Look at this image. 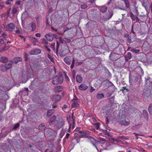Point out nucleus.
<instances>
[{"instance_id":"1","label":"nucleus","mask_w":152,"mask_h":152,"mask_svg":"<svg viewBox=\"0 0 152 152\" xmlns=\"http://www.w3.org/2000/svg\"><path fill=\"white\" fill-rule=\"evenodd\" d=\"M63 81V79L62 76H56L53 78L52 83L54 85H57L59 83H62Z\"/></svg>"},{"instance_id":"2","label":"nucleus","mask_w":152,"mask_h":152,"mask_svg":"<svg viewBox=\"0 0 152 152\" xmlns=\"http://www.w3.org/2000/svg\"><path fill=\"white\" fill-rule=\"evenodd\" d=\"M138 79L137 77L136 76H133L131 77H129V82L132 84L135 83L138 81Z\"/></svg>"},{"instance_id":"3","label":"nucleus","mask_w":152,"mask_h":152,"mask_svg":"<svg viewBox=\"0 0 152 152\" xmlns=\"http://www.w3.org/2000/svg\"><path fill=\"white\" fill-rule=\"evenodd\" d=\"M45 37L49 41H52L53 39V34L49 33L46 34Z\"/></svg>"},{"instance_id":"4","label":"nucleus","mask_w":152,"mask_h":152,"mask_svg":"<svg viewBox=\"0 0 152 152\" xmlns=\"http://www.w3.org/2000/svg\"><path fill=\"white\" fill-rule=\"evenodd\" d=\"M64 61L68 65H70L71 62V58L70 56H67L64 58Z\"/></svg>"},{"instance_id":"5","label":"nucleus","mask_w":152,"mask_h":152,"mask_svg":"<svg viewBox=\"0 0 152 152\" xmlns=\"http://www.w3.org/2000/svg\"><path fill=\"white\" fill-rule=\"evenodd\" d=\"M29 26L30 27L31 30L34 31L36 30V26L35 23L33 22H31L29 24Z\"/></svg>"},{"instance_id":"6","label":"nucleus","mask_w":152,"mask_h":152,"mask_svg":"<svg viewBox=\"0 0 152 152\" xmlns=\"http://www.w3.org/2000/svg\"><path fill=\"white\" fill-rule=\"evenodd\" d=\"M52 100L55 102H59L61 99V96L58 95H54L52 99Z\"/></svg>"},{"instance_id":"7","label":"nucleus","mask_w":152,"mask_h":152,"mask_svg":"<svg viewBox=\"0 0 152 152\" xmlns=\"http://www.w3.org/2000/svg\"><path fill=\"white\" fill-rule=\"evenodd\" d=\"M88 88L87 86L85 84H82L79 86V89L81 91H84L86 90Z\"/></svg>"},{"instance_id":"8","label":"nucleus","mask_w":152,"mask_h":152,"mask_svg":"<svg viewBox=\"0 0 152 152\" xmlns=\"http://www.w3.org/2000/svg\"><path fill=\"white\" fill-rule=\"evenodd\" d=\"M118 55V54H116L115 53H111L109 56L110 58L112 59V60H115L118 58V57H116L115 58L116 56Z\"/></svg>"},{"instance_id":"9","label":"nucleus","mask_w":152,"mask_h":152,"mask_svg":"<svg viewBox=\"0 0 152 152\" xmlns=\"http://www.w3.org/2000/svg\"><path fill=\"white\" fill-rule=\"evenodd\" d=\"M56 116L53 115L50 118V121L49 122V123L50 125L54 124L56 123Z\"/></svg>"},{"instance_id":"10","label":"nucleus","mask_w":152,"mask_h":152,"mask_svg":"<svg viewBox=\"0 0 152 152\" xmlns=\"http://www.w3.org/2000/svg\"><path fill=\"white\" fill-rule=\"evenodd\" d=\"M7 27L8 29L11 31H12L15 29V26L12 23L9 24L7 26Z\"/></svg>"},{"instance_id":"11","label":"nucleus","mask_w":152,"mask_h":152,"mask_svg":"<svg viewBox=\"0 0 152 152\" xmlns=\"http://www.w3.org/2000/svg\"><path fill=\"white\" fill-rule=\"evenodd\" d=\"M130 124L129 121H126L124 120H121L119 122V124L121 125L127 126Z\"/></svg>"},{"instance_id":"12","label":"nucleus","mask_w":152,"mask_h":152,"mask_svg":"<svg viewBox=\"0 0 152 152\" xmlns=\"http://www.w3.org/2000/svg\"><path fill=\"white\" fill-rule=\"evenodd\" d=\"M142 113L144 118L146 120L148 119V114L147 111L145 110H144L142 111Z\"/></svg>"},{"instance_id":"13","label":"nucleus","mask_w":152,"mask_h":152,"mask_svg":"<svg viewBox=\"0 0 152 152\" xmlns=\"http://www.w3.org/2000/svg\"><path fill=\"white\" fill-rule=\"evenodd\" d=\"M0 61L1 62L5 63L8 61V59L5 57H2L0 58Z\"/></svg>"},{"instance_id":"14","label":"nucleus","mask_w":152,"mask_h":152,"mask_svg":"<svg viewBox=\"0 0 152 152\" xmlns=\"http://www.w3.org/2000/svg\"><path fill=\"white\" fill-rule=\"evenodd\" d=\"M87 137L90 140L91 143L93 145H94V142L95 141L94 138L90 136H87Z\"/></svg>"},{"instance_id":"15","label":"nucleus","mask_w":152,"mask_h":152,"mask_svg":"<svg viewBox=\"0 0 152 152\" xmlns=\"http://www.w3.org/2000/svg\"><path fill=\"white\" fill-rule=\"evenodd\" d=\"M55 90L56 92H59L62 90L63 88L62 87L58 86L55 88Z\"/></svg>"},{"instance_id":"16","label":"nucleus","mask_w":152,"mask_h":152,"mask_svg":"<svg viewBox=\"0 0 152 152\" xmlns=\"http://www.w3.org/2000/svg\"><path fill=\"white\" fill-rule=\"evenodd\" d=\"M64 125V123L61 121H58L56 125V126L59 129L61 128Z\"/></svg>"},{"instance_id":"17","label":"nucleus","mask_w":152,"mask_h":152,"mask_svg":"<svg viewBox=\"0 0 152 152\" xmlns=\"http://www.w3.org/2000/svg\"><path fill=\"white\" fill-rule=\"evenodd\" d=\"M76 80L78 83H81L82 82V78L80 75H77L76 76Z\"/></svg>"},{"instance_id":"18","label":"nucleus","mask_w":152,"mask_h":152,"mask_svg":"<svg viewBox=\"0 0 152 152\" xmlns=\"http://www.w3.org/2000/svg\"><path fill=\"white\" fill-rule=\"evenodd\" d=\"M12 64V61H10V62L7 64L5 65V67L7 69H10L11 66Z\"/></svg>"},{"instance_id":"19","label":"nucleus","mask_w":152,"mask_h":152,"mask_svg":"<svg viewBox=\"0 0 152 152\" xmlns=\"http://www.w3.org/2000/svg\"><path fill=\"white\" fill-rule=\"evenodd\" d=\"M107 10V8L106 7L102 6L100 7V10L102 12H104Z\"/></svg>"},{"instance_id":"20","label":"nucleus","mask_w":152,"mask_h":152,"mask_svg":"<svg viewBox=\"0 0 152 152\" xmlns=\"http://www.w3.org/2000/svg\"><path fill=\"white\" fill-rule=\"evenodd\" d=\"M39 128L40 130L43 131L45 129V126L44 124H42L39 126Z\"/></svg>"},{"instance_id":"21","label":"nucleus","mask_w":152,"mask_h":152,"mask_svg":"<svg viewBox=\"0 0 152 152\" xmlns=\"http://www.w3.org/2000/svg\"><path fill=\"white\" fill-rule=\"evenodd\" d=\"M54 110H50L48 111L47 115L48 116H50L53 113Z\"/></svg>"},{"instance_id":"22","label":"nucleus","mask_w":152,"mask_h":152,"mask_svg":"<svg viewBox=\"0 0 152 152\" xmlns=\"http://www.w3.org/2000/svg\"><path fill=\"white\" fill-rule=\"evenodd\" d=\"M22 60V58L20 57H16L15 58L14 61L15 64H17L19 61H20Z\"/></svg>"},{"instance_id":"23","label":"nucleus","mask_w":152,"mask_h":152,"mask_svg":"<svg viewBox=\"0 0 152 152\" xmlns=\"http://www.w3.org/2000/svg\"><path fill=\"white\" fill-rule=\"evenodd\" d=\"M90 132L89 131L86 130L80 131L79 133L80 134H89L90 133Z\"/></svg>"},{"instance_id":"24","label":"nucleus","mask_w":152,"mask_h":152,"mask_svg":"<svg viewBox=\"0 0 152 152\" xmlns=\"http://www.w3.org/2000/svg\"><path fill=\"white\" fill-rule=\"evenodd\" d=\"M124 2L125 4L126 7L128 8L129 7V1L128 0H124Z\"/></svg>"},{"instance_id":"25","label":"nucleus","mask_w":152,"mask_h":152,"mask_svg":"<svg viewBox=\"0 0 152 152\" xmlns=\"http://www.w3.org/2000/svg\"><path fill=\"white\" fill-rule=\"evenodd\" d=\"M104 97V95L102 94H98L96 95V97L98 99H100Z\"/></svg>"},{"instance_id":"26","label":"nucleus","mask_w":152,"mask_h":152,"mask_svg":"<svg viewBox=\"0 0 152 152\" xmlns=\"http://www.w3.org/2000/svg\"><path fill=\"white\" fill-rule=\"evenodd\" d=\"M148 111L150 114L152 115V104H150L148 107Z\"/></svg>"},{"instance_id":"27","label":"nucleus","mask_w":152,"mask_h":152,"mask_svg":"<svg viewBox=\"0 0 152 152\" xmlns=\"http://www.w3.org/2000/svg\"><path fill=\"white\" fill-rule=\"evenodd\" d=\"M48 57L50 59V61L53 62V63H54V60L53 58L50 56V54H48Z\"/></svg>"},{"instance_id":"28","label":"nucleus","mask_w":152,"mask_h":152,"mask_svg":"<svg viewBox=\"0 0 152 152\" xmlns=\"http://www.w3.org/2000/svg\"><path fill=\"white\" fill-rule=\"evenodd\" d=\"M106 83L107 85L109 86H114L113 84L111 82L109 81L108 80L106 81Z\"/></svg>"},{"instance_id":"29","label":"nucleus","mask_w":152,"mask_h":152,"mask_svg":"<svg viewBox=\"0 0 152 152\" xmlns=\"http://www.w3.org/2000/svg\"><path fill=\"white\" fill-rule=\"evenodd\" d=\"M63 41L66 42H69L71 41V40L69 39L64 38H63Z\"/></svg>"},{"instance_id":"30","label":"nucleus","mask_w":152,"mask_h":152,"mask_svg":"<svg viewBox=\"0 0 152 152\" xmlns=\"http://www.w3.org/2000/svg\"><path fill=\"white\" fill-rule=\"evenodd\" d=\"M41 42L43 44H48V42L46 40V39L45 38H43L41 39Z\"/></svg>"},{"instance_id":"31","label":"nucleus","mask_w":152,"mask_h":152,"mask_svg":"<svg viewBox=\"0 0 152 152\" xmlns=\"http://www.w3.org/2000/svg\"><path fill=\"white\" fill-rule=\"evenodd\" d=\"M130 51L135 53H137L140 51V50L137 49H132Z\"/></svg>"},{"instance_id":"32","label":"nucleus","mask_w":152,"mask_h":152,"mask_svg":"<svg viewBox=\"0 0 152 152\" xmlns=\"http://www.w3.org/2000/svg\"><path fill=\"white\" fill-rule=\"evenodd\" d=\"M130 15L131 17V18L133 20H135L136 18L135 16H134V15L133 14L132 12H130Z\"/></svg>"},{"instance_id":"33","label":"nucleus","mask_w":152,"mask_h":152,"mask_svg":"<svg viewBox=\"0 0 152 152\" xmlns=\"http://www.w3.org/2000/svg\"><path fill=\"white\" fill-rule=\"evenodd\" d=\"M125 90H126L127 91H129L128 89L126 87V86L123 87L122 89L121 90V91H122Z\"/></svg>"},{"instance_id":"34","label":"nucleus","mask_w":152,"mask_h":152,"mask_svg":"<svg viewBox=\"0 0 152 152\" xmlns=\"http://www.w3.org/2000/svg\"><path fill=\"white\" fill-rule=\"evenodd\" d=\"M87 7V5L86 4H84L81 5L80 6V8L82 9H85Z\"/></svg>"},{"instance_id":"35","label":"nucleus","mask_w":152,"mask_h":152,"mask_svg":"<svg viewBox=\"0 0 152 152\" xmlns=\"http://www.w3.org/2000/svg\"><path fill=\"white\" fill-rule=\"evenodd\" d=\"M105 137H108L110 135L109 132L106 130L105 131Z\"/></svg>"},{"instance_id":"36","label":"nucleus","mask_w":152,"mask_h":152,"mask_svg":"<svg viewBox=\"0 0 152 152\" xmlns=\"http://www.w3.org/2000/svg\"><path fill=\"white\" fill-rule=\"evenodd\" d=\"M20 124L19 123H17L14 126L13 129L16 130V129L18 128Z\"/></svg>"},{"instance_id":"37","label":"nucleus","mask_w":152,"mask_h":152,"mask_svg":"<svg viewBox=\"0 0 152 152\" xmlns=\"http://www.w3.org/2000/svg\"><path fill=\"white\" fill-rule=\"evenodd\" d=\"M78 104L77 103H74L73 102L72 105V108H74L76 107L77 105Z\"/></svg>"},{"instance_id":"38","label":"nucleus","mask_w":152,"mask_h":152,"mask_svg":"<svg viewBox=\"0 0 152 152\" xmlns=\"http://www.w3.org/2000/svg\"><path fill=\"white\" fill-rule=\"evenodd\" d=\"M31 40L33 42H38L36 38H35L34 37H31Z\"/></svg>"},{"instance_id":"39","label":"nucleus","mask_w":152,"mask_h":152,"mask_svg":"<svg viewBox=\"0 0 152 152\" xmlns=\"http://www.w3.org/2000/svg\"><path fill=\"white\" fill-rule=\"evenodd\" d=\"M127 56L129 59H131L132 57V54L130 52H128L127 53Z\"/></svg>"},{"instance_id":"40","label":"nucleus","mask_w":152,"mask_h":152,"mask_svg":"<svg viewBox=\"0 0 152 152\" xmlns=\"http://www.w3.org/2000/svg\"><path fill=\"white\" fill-rule=\"evenodd\" d=\"M100 124L99 123H96V129H99V127Z\"/></svg>"},{"instance_id":"41","label":"nucleus","mask_w":152,"mask_h":152,"mask_svg":"<svg viewBox=\"0 0 152 152\" xmlns=\"http://www.w3.org/2000/svg\"><path fill=\"white\" fill-rule=\"evenodd\" d=\"M18 10L17 8H14L13 9L12 13L13 14H15L17 11Z\"/></svg>"},{"instance_id":"42","label":"nucleus","mask_w":152,"mask_h":152,"mask_svg":"<svg viewBox=\"0 0 152 152\" xmlns=\"http://www.w3.org/2000/svg\"><path fill=\"white\" fill-rule=\"evenodd\" d=\"M77 99L76 97H74L72 100V102L74 103H77Z\"/></svg>"},{"instance_id":"43","label":"nucleus","mask_w":152,"mask_h":152,"mask_svg":"<svg viewBox=\"0 0 152 152\" xmlns=\"http://www.w3.org/2000/svg\"><path fill=\"white\" fill-rule=\"evenodd\" d=\"M146 85H148V84L149 85H150V84L151 83V82L149 79H147L146 80Z\"/></svg>"},{"instance_id":"44","label":"nucleus","mask_w":152,"mask_h":152,"mask_svg":"<svg viewBox=\"0 0 152 152\" xmlns=\"http://www.w3.org/2000/svg\"><path fill=\"white\" fill-rule=\"evenodd\" d=\"M113 93V91H108L107 93V94L108 95V96H110L112 95Z\"/></svg>"},{"instance_id":"45","label":"nucleus","mask_w":152,"mask_h":152,"mask_svg":"<svg viewBox=\"0 0 152 152\" xmlns=\"http://www.w3.org/2000/svg\"><path fill=\"white\" fill-rule=\"evenodd\" d=\"M4 42V41L3 39H0V46L3 44Z\"/></svg>"},{"instance_id":"46","label":"nucleus","mask_w":152,"mask_h":152,"mask_svg":"<svg viewBox=\"0 0 152 152\" xmlns=\"http://www.w3.org/2000/svg\"><path fill=\"white\" fill-rule=\"evenodd\" d=\"M44 47L48 51H49V52L50 51V49L48 48V46H47L46 45H44Z\"/></svg>"},{"instance_id":"47","label":"nucleus","mask_w":152,"mask_h":152,"mask_svg":"<svg viewBox=\"0 0 152 152\" xmlns=\"http://www.w3.org/2000/svg\"><path fill=\"white\" fill-rule=\"evenodd\" d=\"M7 35L5 33H3L1 35V36L4 38H6L7 37Z\"/></svg>"},{"instance_id":"48","label":"nucleus","mask_w":152,"mask_h":152,"mask_svg":"<svg viewBox=\"0 0 152 152\" xmlns=\"http://www.w3.org/2000/svg\"><path fill=\"white\" fill-rule=\"evenodd\" d=\"M94 90V89L91 86L90 89V91L91 92H92Z\"/></svg>"},{"instance_id":"49","label":"nucleus","mask_w":152,"mask_h":152,"mask_svg":"<svg viewBox=\"0 0 152 152\" xmlns=\"http://www.w3.org/2000/svg\"><path fill=\"white\" fill-rule=\"evenodd\" d=\"M82 64V62H77L75 64L77 66L80 65Z\"/></svg>"},{"instance_id":"50","label":"nucleus","mask_w":152,"mask_h":152,"mask_svg":"<svg viewBox=\"0 0 152 152\" xmlns=\"http://www.w3.org/2000/svg\"><path fill=\"white\" fill-rule=\"evenodd\" d=\"M75 71H73V72H72V76L74 78H75Z\"/></svg>"},{"instance_id":"51","label":"nucleus","mask_w":152,"mask_h":152,"mask_svg":"<svg viewBox=\"0 0 152 152\" xmlns=\"http://www.w3.org/2000/svg\"><path fill=\"white\" fill-rule=\"evenodd\" d=\"M30 53L31 55H34L35 54V52L34 51H30Z\"/></svg>"},{"instance_id":"52","label":"nucleus","mask_w":152,"mask_h":152,"mask_svg":"<svg viewBox=\"0 0 152 152\" xmlns=\"http://www.w3.org/2000/svg\"><path fill=\"white\" fill-rule=\"evenodd\" d=\"M53 38L55 37L56 39H58V36H57L56 35L53 34Z\"/></svg>"},{"instance_id":"53","label":"nucleus","mask_w":152,"mask_h":152,"mask_svg":"<svg viewBox=\"0 0 152 152\" xmlns=\"http://www.w3.org/2000/svg\"><path fill=\"white\" fill-rule=\"evenodd\" d=\"M65 77L66 79L68 81H69V78L66 75H65Z\"/></svg>"},{"instance_id":"54","label":"nucleus","mask_w":152,"mask_h":152,"mask_svg":"<svg viewBox=\"0 0 152 152\" xmlns=\"http://www.w3.org/2000/svg\"><path fill=\"white\" fill-rule=\"evenodd\" d=\"M57 107V105L55 104H53L52 105V107L53 108H56Z\"/></svg>"},{"instance_id":"55","label":"nucleus","mask_w":152,"mask_h":152,"mask_svg":"<svg viewBox=\"0 0 152 152\" xmlns=\"http://www.w3.org/2000/svg\"><path fill=\"white\" fill-rule=\"evenodd\" d=\"M35 36L37 37H40L41 36V34H40L39 33H37V34H35Z\"/></svg>"},{"instance_id":"56","label":"nucleus","mask_w":152,"mask_h":152,"mask_svg":"<svg viewBox=\"0 0 152 152\" xmlns=\"http://www.w3.org/2000/svg\"><path fill=\"white\" fill-rule=\"evenodd\" d=\"M55 45V43H54L53 44H52L51 45V47L52 48H53L54 49Z\"/></svg>"},{"instance_id":"57","label":"nucleus","mask_w":152,"mask_h":152,"mask_svg":"<svg viewBox=\"0 0 152 152\" xmlns=\"http://www.w3.org/2000/svg\"><path fill=\"white\" fill-rule=\"evenodd\" d=\"M15 32L17 34H19L20 33V31L19 30H16Z\"/></svg>"},{"instance_id":"58","label":"nucleus","mask_w":152,"mask_h":152,"mask_svg":"<svg viewBox=\"0 0 152 152\" xmlns=\"http://www.w3.org/2000/svg\"><path fill=\"white\" fill-rule=\"evenodd\" d=\"M67 107V106L66 105H64L63 107V109L64 110Z\"/></svg>"},{"instance_id":"59","label":"nucleus","mask_w":152,"mask_h":152,"mask_svg":"<svg viewBox=\"0 0 152 152\" xmlns=\"http://www.w3.org/2000/svg\"><path fill=\"white\" fill-rule=\"evenodd\" d=\"M72 119L73 121V123H74V118L73 113H72Z\"/></svg>"},{"instance_id":"60","label":"nucleus","mask_w":152,"mask_h":152,"mask_svg":"<svg viewBox=\"0 0 152 152\" xmlns=\"http://www.w3.org/2000/svg\"><path fill=\"white\" fill-rule=\"evenodd\" d=\"M69 135H70L69 134V133H67L66 135V138H68V137H69Z\"/></svg>"},{"instance_id":"61","label":"nucleus","mask_w":152,"mask_h":152,"mask_svg":"<svg viewBox=\"0 0 152 152\" xmlns=\"http://www.w3.org/2000/svg\"><path fill=\"white\" fill-rule=\"evenodd\" d=\"M11 10V9L10 8L7 11V13L8 15H9L10 14V12Z\"/></svg>"},{"instance_id":"62","label":"nucleus","mask_w":152,"mask_h":152,"mask_svg":"<svg viewBox=\"0 0 152 152\" xmlns=\"http://www.w3.org/2000/svg\"><path fill=\"white\" fill-rule=\"evenodd\" d=\"M47 23L48 25H50V23L49 20H48V19H47Z\"/></svg>"},{"instance_id":"63","label":"nucleus","mask_w":152,"mask_h":152,"mask_svg":"<svg viewBox=\"0 0 152 152\" xmlns=\"http://www.w3.org/2000/svg\"><path fill=\"white\" fill-rule=\"evenodd\" d=\"M74 64H72L71 65V69H73L74 67Z\"/></svg>"},{"instance_id":"64","label":"nucleus","mask_w":152,"mask_h":152,"mask_svg":"<svg viewBox=\"0 0 152 152\" xmlns=\"http://www.w3.org/2000/svg\"><path fill=\"white\" fill-rule=\"evenodd\" d=\"M150 8H151V12L152 13V3H151V5H150Z\"/></svg>"}]
</instances>
